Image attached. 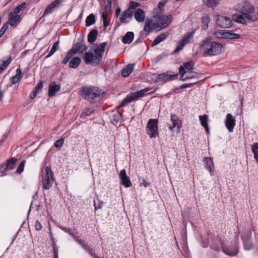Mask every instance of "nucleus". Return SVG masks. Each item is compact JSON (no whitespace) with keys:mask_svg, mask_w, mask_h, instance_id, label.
<instances>
[{"mask_svg":"<svg viewBox=\"0 0 258 258\" xmlns=\"http://www.w3.org/2000/svg\"><path fill=\"white\" fill-rule=\"evenodd\" d=\"M70 60L69 67L73 69L77 68L81 62L79 57H72Z\"/></svg>","mask_w":258,"mask_h":258,"instance_id":"29","label":"nucleus"},{"mask_svg":"<svg viewBox=\"0 0 258 258\" xmlns=\"http://www.w3.org/2000/svg\"><path fill=\"white\" fill-rule=\"evenodd\" d=\"M164 2L158 4V8L153 10L152 14L154 15V21L157 23L158 27L161 28L169 25L171 21V16H163V7L165 6Z\"/></svg>","mask_w":258,"mask_h":258,"instance_id":"3","label":"nucleus"},{"mask_svg":"<svg viewBox=\"0 0 258 258\" xmlns=\"http://www.w3.org/2000/svg\"><path fill=\"white\" fill-rule=\"evenodd\" d=\"M104 2V4H103V6L104 7V12H107L108 13L110 12L111 10V6L112 3L111 1H107V3L106 4L105 2L106 1H103Z\"/></svg>","mask_w":258,"mask_h":258,"instance_id":"46","label":"nucleus"},{"mask_svg":"<svg viewBox=\"0 0 258 258\" xmlns=\"http://www.w3.org/2000/svg\"><path fill=\"white\" fill-rule=\"evenodd\" d=\"M64 139L62 138H60L57 140L54 144V146L55 147L60 149L62 146L63 144Z\"/></svg>","mask_w":258,"mask_h":258,"instance_id":"49","label":"nucleus"},{"mask_svg":"<svg viewBox=\"0 0 258 258\" xmlns=\"http://www.w3.org/2000/svg\"><path fill=\"white\" fill-rule=\"evenodd\" d=\"M8 27V23H6L1 29L0 30V38L3 36V35L5 33Z\"/></svg>","mask_w":258,"mask_h":258,"instance_id":"54","label":"nucleus"},{"mask_svg":"<svg viewBox=\"0 0 258 258\" xmlns=\"http://www.w3.org/2000/svg\"><path fill=\"white\" fill-rule=\"evenodd\" d=\"M83 59L85 64H91L94 66H97L98 64H95L94 61L95 60L94 55L91 52H86L84 53L83 56Z\"/></svg>","mask_w":258,"mask_h":258,"instance_id":"20","label":"nucleus"},{"mask_svg":"<svg viewBox=\"0 0 258 258\" xmlns=\"http://www.w3.org/2000/svg\"><path fill=\"white\" fill-rule=\"evenodd\" d=\"M94 112V110L92 108H86L83 110L80 114L81 118H86L87 117L91 116Z\"/></svg>","mask_w":258,"mask_h":258,"instance_id":"35","label":"nucleus"},{"mask_svg":"<svg viewBox=\"0 0 258 258\" xmlns=\"http://www.w3.org/2000/svg\"><path fill=\"white\" fill-rule=\"evenodd\" d=\"M193 37L192 33H188L186 36H184L180 41L182 42L183 44L185 45L189 42V40Z\"/></svg>","mask_w":258,"mask_h":258,"instance_id":"42","label":"nucleus"},{"mask_svg":"<svg viewBox=\"0 0 258 258\" xmlns=\"http://www.w3.org/2000/svg\"><path fill=\"white\" fill-rule=\"evenodd\" d=\"M204 161L205 162L206 168L209 170L210 174L213 175L214 171V164L212 158L211 157H205L204 159Z\"/></svg>","mask_w":258,"mask_h":258,"instance_id":"19","label":"nucleus"},{"mask_svg":"<svg viewBox=\"0 0 258 258\" xmlns=\"http://www.w3.org/2000/svg\"><path fill=\"white\" fill-rule=\"evenodd\" d=\"M135 18L138 22H144L145 19V12L141 9H138L134 14Z\"/></svg>","mask_w":258,"mask_h":258,"instance_id":"23","label":"nucleus"},{"mask_svg":"<svg viewBox=\"0 0 258 258\" xmlns=\"http://www.w3.org/2000/svg\"><path fill=\"white\" fill-rule=\"evenodd\" d=\"M182 66L186 70L189 71L192 70L194 69V63L191 61H187L183 63Z\"/></svg>","mask_w":258,"mask_h":258,"instance_id":"45","label":"nucleus"},{"mask_svg":"<svg viewBox=\"0 0 258 258\" xmlns=\"http://www.w3.org/2000/svg\"><path fill=\"white\" fill-rule=\"evenodd\" d=\"M140 6V4L135 1H130L129 8L127 9H130L132 11L133 9H135Z\"/></svg>","mask_w":258,"mask_h":258,"instance_id":"52","label":"nucleus"},{"mask_svg":"<svg viewBox=\"0 0 258 258\" xmlns=\"http://www.w3.org/2000/svg\"><path fill=\"white\" fill-rule=\"evenodd\" d=\"M60 90V86L56 84L54 82H52L49 85V90L48 95L49 97H51L56 95V93L59 92Z\"/></svg>","mask_w":258,"mask_h":258,"instance_id":"17","label":"nucleus"},{"mask_svg":"<svg viewBox=\"0 0 258 258\" xmlns=\"http://www.w3.org/2000/svg\"><path fill=\"white\" fill-rule=\"evenodd\" d=\"M17 161V159L15 157L11 158L7 161L6 164L1 166L0 170L2 172H5L13 169Z\"/></svg>","mask_w":258,"mask_h":258,"instance_id":"15","label":"nucleus"},{"mask_svg":"<svg viewBox=\"0 0 258 258\" xmlns=\"http://www.w3.org/2000/svg\"><path fill=\"white\" fill-rule=\"evenodd\" d=\"M22 72L20 68H18L16 70V74L11 77V81L12 84H15L18 82H19L22 78Z\"/></svg>","mask_w":258,"mask_h":258,"instance_id":"31","label":"nucleus"},{"mask_svg":"<svg viewBox=\"0 0 258 258\" xmlns=\"http://www.w3.org/2000/svg\"><path fill=\"white\" fill-rule=\"evenodd\" d=\"M26 163L25 160L22 161L21 163L18 166L17 169V172L18 173L21 174L23 171H24L25 164Z\"/></svg>","mask_w":258,"mask_h":258,"instance_id":"48","label":"nucleus"},{"mask_svg":"<svg viewBox=\"0 0 258 258\" xmlns=\"http://www.w3.org/2000/svg\"><path fill=\"white\" fill-rule=\"evenodd\" d=\"M87 49L86 45L81 39H78L76 43L74 44L72 48L67 52L62 60V63L67 64L70 59L77 53H82Z\"/></svg>","mask_w":258,"mask_h":258,"instance_id":"5","label":"nucleus"},{"mask_svg":"<svg viewBox=\"0 0 258 258\" xmlns=\"http://www.w3.org/2000/svg\"><path fill=\"white\" fill-rule=\"evenodd\" d=\"M184 69L185 68H184V67L182 66H180L179 68V73L181 75L180 80L183 81H185V79H183V77L184 76V74H185Z\"/></svg>","mask_w":258,"mask_h":258,"instance_id":"53","label":"nucleus"},{"mask_svg":"<svg viewBox=\"0 0 258 258\" xmlns=\"http://www.w3.org/2000/svg\"><path fill=\"white\" fill-rule=\"evenodd\" d=\"M202 23L203 24V29L206 30L208 28V24L210 21V17L207 15H204L201 18Z\"/></svg>","mask_w":258,"mask_h":258,"instance_id":"36","label":"nucleus"},{"mask_svg":"<svg viewBox=\"0 0 258 258\" xmlns=\"http://www.w3.org/2000/svg\"><path fill=\"white\" fill-rule=\"evenodd\" d=\"M43 82L42 81H40L37 85L34 88V90L35 91H37V92L38 93L39 92H40L42 87H43Z\"/></svg>","mask_w":258,"mask_h":258,"instance_id":"55","label":"nucleus"},{"mask_svg":"<svg viewBox=\"0 0 258 258\" xmlns=\"http://www.w3.org/2000/svg\"><path fill=\"white\" fill-rule=\"evenodd\" d=\"M119 177L121 184L125 187H130L132 186V183L130 177L127 176L125 169L120 170Z\"/></svg>","mask_w":258,"mask_h":258,"instance_id":"11","label":"nucleus"},{"mask_svg":"<svg viewBox=\"0 0 258 258\" xmlns=\"http://www.w3.org/2000/svg\"><path fill=\"white\" fill-rule=\"evenodd\" d=\"M199 119L201 122V124L202 126H203L206 131V132L208 133H209V129L208 126V115L207 114H204L203 115L199 116Z\"/></svg>","mask_w":258,"mask_h":258,"instance_id":"25","label":"nucleus"},{"mask_svg":"<svg viewBox=\"0 0 258 258\" xmlns=\"http://www.w3.org/2000/svg\"><path fill=\"white\" fill-rule=\"evenodd\" d=\"M135 63L128 64L121 72V75L124 77H128L133 71Z\"/></svg>","mask_w":258,"mask_h":258,"instance_id":"24","label":"nucleus"},{"mask_svg":"<svg viewBox=\"0 0 258 258\" xmlns=\"http://www.w3.org/2000/svg\"><path fill=\"white\" fill-rule=\"evenodd\" d=\"M237 12L232 15V20L245 24L258 19V8L254 7L249 1H242L238 4Z\"/></svg>","mask_w":258,"mask_h":258,"instance_id":"1","label":"nucleus"},{"mask_svg":"<svg viewBox=\"0 0 258 258\" xmlns=\"http://www.w3.org/2000/svg\"><path fill=\"white\" fill-rule=\"evenodd\" d=\"M150 90V88H147L145 89H144L143 90H141L140 91L134 92V96H135L137 100H138L139 98L142 97L145 95V93L147 92L148 91Z\"/></svg>","mask_w":258,"mask_h":258,"instance_id":"37","label":"nucleus"},{"mask_svg":"<svg viewBox=\"0 0 258 258\" xmlns=\"http://www.w3.org/2000/svg\"><path fill=\"white\" fill-rule=\"evenodd\" d=\"M58 47L59 41H57L53 44L49 54L46 56V57L48 58L52 55L58 49Z\"/></svg>","mask_w":258,"mask_h":258,"instance_id":"40","label":"nucleus"},{"mask_svg":"<svg viewBox=\"0 0 258 258\" xmlns=\"http://www.w3.org/2000/svg\"><path fill=\"white\" fill-rule=\"evenodd\" d=\"M184 45L183 44L182 42L179 41L178 43V45L175 49L173 51L174 53H176L178 52L180 50H182L184 47Z\"/></svg>","mask_w":258,"mask_h":258,"instance_id":"50","label":"nucleus"},{"mask_svg":"<svg viewBox=\"0 0 258 258\" xmlns=\"http://www.w3.org/2000/svg\"><path fill=\"white\" fill-rule=\"evenodd\" d=\"M52 246L53 248V255H58V249L55 243H53V244H52Z\"/></svg>","mask_w":258,"mask_h":258,"instance_id":"61","label":"nucleus"},{"mask_svg":"<svg viewBox=\"0 0 258 258\" xmlns=\"http://www.w3.org/2000/svg\"><path fill=\"white\" fill-rule=\"evenodd\" d=\"M146 132L150 138H155L158 137V119H150L146 126Z\"/></svg>","mask_w":258,"mask_h":258,"instance_id":"6","label":"nucleus"},{"mask_svg":"<svg viewBox=\"0 0 258 258\" xmlns=\"http://www.w3.org/2000/svg\"><path fill=\"white\" fill-rule=\"evenodd\" d=\"M60 228L64 232L69 234L71 237L74 235V232L72 229L70 228H67L63 226H60Z\"/></svg>","mask_w":258,"mask_h":258,"instance_id":"51","label":"nucleus"},{"mask_svg":"<svg viewBox=\"0 0 258 258\" xmlns=\"http://www.w3.org/2000/svg\"><path fill=\"white\" fill-rule=\"evenodd\" d=\"M20 21V16L19 15H15L14 13L11 12L9 14V23L11 26H16L17 23Z\"/></svg>","mask_w":258,"mask_h":258,"instance_id":"22","label":"nucleus"},{"mask_svg":"<svg viewBox=\"0 0 258 258\" xmlns=\"http://www.w3.org/2000/svg\"><path fill=\"white\" fill-rule=\"evenodd\" d=\"M104 203L103 202L100 201L98 199L96 201H94V209L95 210H97L98 209H101Z\"/></svg>","mask_w":258,"mask_h":258,"instance_id":"43","label":"nucleus"},{"mask_svg":"<svg viewBox=\"0 0 258 258\" xmlns=\"http://www.w3.org/2000/svg\"><path fill=\"white\" fill-rule=\"evenodd\" d=\"M98 35V30L96 29H93L90 31L88 35V41L89 43H93L97 39Z\"/></svg>","mask_w":258,"mask_h":258,"instance_id":"30","label":"nucleus"},{"mask_svg":"<svg viewBox=\"0 0 258 258\" xmlns=\"http://www.w3.org/2000/svg\"><path fill=\"white\" fill-rule=\"evenodd\" d=\"M11 60L12 59L11 57H9L6 60H0V74L8 67Z\"/></svg>","mask_w":258,"mask_h":258,"instance_id":"34","label":"nucleus"},{"mask_svg":"<svg viewBox=\"0 0 258 258\" xmlns=\"http://www.w3.org/2000/svg\"><path fill=\"white\" fill-rule=\"evenodd\" d=\"M251 151L256 162L258 163V143H254L251 145Z\"/></svg>","mask_w":258,"mask_h":258,"instance_id":"38","label":"nucleus"},{"mask_svg":"<svg viewBox=\"0 0 258 258\" xmlns=\"http://www.w3.org/2000/svg\"><path fill=\"white\" fill-rule=\"evenodd\" d=\"M244 248L245 250H250L252 248L253 243L251 241V239L247 237H244L243 236H241Z\"/></svg>","mask_w":258,"mask_h":258,"instance_id":"26","label":"nucleus"},{"mask_svg":"<svg viewBox=\"0 0 258 258\" xmlns=\"http://www.w3.org/2000/svg\"><path fill=\"white\" fill-rule=\"evenodd\" d=\"M26 8V3L24 2L18 6L14 10V13L15 14H18L21 11L24 10Z\"/></svg>","mask_w":258,"mask_h":258,"instance_id":"41","label":"nucleus"},{"mask_svg":"<svg viewBox=\"0 0 258 258\" xmlns=\"http://www.w3.org/2000/svg\"><path fill=\"white\" fill-rule=\"evenodd\" d=\"M196 83H189V84H184L182 85H181L180 86V89H185V88H188V87H191L192 85L196 84Z\"/></svg>","mask_w":258,"mask_h":258,"instance_id":"60","label":"nucleus"},{"mask_svg":"<svg viewBox=\"0 0 258 258\" xmlns=\"http://www.w3.org/2000/svg\"><path fill=\"white\" fill-rule=\"evenodd\" d=\"M108 13L107 12H103L102 13L103 21L107 20Z\"/></svg>","mask_w":258,"mask_h":258,"instance_id":"63","label":"nucleus"},{"mask_svg":"<svg viewBox=\"0 0 258 258\" xmlns=\"http://www.w3.org/2000/svg\"><path fill=\"white\" fill-rule=\"evenodd\" d=\"M134 33L133 32H127L122 37V42L124 44H130L133 41Z\"/></svg>","mask_w":258,"mask_h":258,"instance_id":"28","label":"nucleus"},{"mask_svg":"<svg viewBox=\"0 0 258 258\" xmlns=\"http://www.w3.org/2000/svg\"><path fill=\"white\" fill-rule=\"evenodd\" d=\"M35 228L37 231H40L42 229V225H41L40 222L38 220H37L35 222Z\"/></svg>","mask_w":258,"mask_h":258,"instance_id":"56","label":"nucleus"},{"mask_svg":"<svg viewBox=\"0 0 258 258\" xmlns=\"http://www.w3.org/2000/svg\"><path fill=\"white\" fill-rule=\"evenodd\" d=\"M94 52L95 53V60L94 61V63L95 64H99L101 62L102 55L104 52H102V50H100L97 48L94 49Z\"/></svg>","mask_w":258,"mask_h":258,"instance_id":"27","label":"nucleus"},{"mask_svg":"<svg viewBox=\"0 0 258 258\" xmlns=\"http://www.w3.org/2000/svg\"><path fill=\"white\" fill-rule=\"evenodd\" d=\"M225 124L228 132L230 133L233 132V129L236 124V120L235 117H233L231 114L228 113L226 115V119L225 120Z\"/></svg>","mask_w":258,"mask_h":258,"instance_id":"10","label":"nucleus"},{"mask_svg":"<svg viewBox=\"0 0 258 258\" xmlns=\"http://www.w3.org/2000/svg\"><path fill=\"white\" fill-rule=\"evenodd\" d=\"M61 1H53L52 3L46 7L42 17H44L54 12L61 4Z\"/></svg>","mask_w":258,"mask_h":258,"instance_id":"12","label":"nucleus"},{"mask_svg":"<svg viewBox=\"0 0 258 258\" xmlns=\"http://www.w3.org/2000/svg\"><path fill=\"white\" fill-rule=\"evenodd\" d=\"M121 117L122 114L117 111L113 114L111 116V121L113 124L117 125Z\"/></svg>","mask_w":258,"mask_h":258,"instance_id":"33","label":"nucleus"},{"mask_svg":"<svg viewBox=\"0 0 258 258\" xmlns=\"http://www.w3.org/2000/svg\"><path fill=\"white\" fill-rule=\"evenodd\" d=\"M201 46L204 48V54L211 56L215 55L220 53L222 44L207 38L202 41Z\"/></svg>","mask_w":258,"mask_h":258,"instance_id":"4","label":"nucleus"},{"mask_svg":"<svg viewBox=\"0 0 258 258\" xmlns=\"http://www.w3.org/2000/svg\"><path fill=\"white\" fill-rule=\"evenodd\" d=\"M107 44V43L106 42H103L102 43H101L99 46H98L96 48L100 50H102V52H104L105 51V47L106 46Z\"/></svg>","mask_w":258,"mask_h":258,"instance_id":"57","label":"nucleus"},{"mask_svg":"<svg viewBox=\"0 0 258 258\" xmlns=\"http://www.w3.org/2000/svg\"><path fill=\"white\" fill-rule=\"evenodd\" d=\"M167 38V35L165 33H162L160 34L153 41L151 46H154L159 44L162 41H164Z\"/></svg>","mask_w":258,"mask_h":258,"instance_id":"32","label":"nucleus"},{"mask_svg":"<svg viewBox=\"0 0 258 258\" xmlns=\"http://www.w3.org/2000/svg\"><path fill=\"white\" fill-rule=\"evenodd\" d=\"M205 5L214 9L218 4V1H206Z\"/></svg>","mask_w":258,"mask_h":258,"instance_id":"44","label":"nucleus"},{"mask_svg":"<svg viewBox=\"0 0 258 258\" xmlns=\"http://www.w3.org/2000/svg\"><path fill=\"white\" fill-rule=\"evenodd\" d=\"M125 102L127 103H131L134 101L137 100L135 96H134L133 93L131 95H127L124 99Z\"/></svg>","mask_w":258,"mask_h":258,"instance_id":"47","label":"nucleus"},{"mask_svg":"<svg viewBox=\"0 0 258 258\" xmlns=\"http://www.w3.org/2000/svg\"><path fill=\"white\" fill-rule=\"evenodd\" d=\"M221 249L223 252L227 255L233 256L238 253V248L237 246V242L235 240L232 242L229 246L221 244Z\"/></svg>","mask_w":258,"mask_h":258,"instance_id":"8","label":"nucleus"},{"mask_svg":"<svg viewBox=\"0 0 258 258\" xmlns=\"http://www.w3.org/2000/svg\"><path fill=\"white\" fill-rule=\"evenodd\" d=\"M37 94L38 92H37V91H35L34 90H33V91L31 92L30 94V97L31 99H34L37 96Z\"/></svg>","mask_w":258,"mask_h":258,"instance_id":"62","label":"nucleus"},{"mask_svg":"<svg viewBox=\"0 0 258 258\" xmlns=\"http://www.w3.org/2000/svg\"><path fill=\"white\" fill-rule=\"evenodd\" d=\"M216 24L217 26L221 28H228L232 26V22L231 20L227 17L218 15L216 21Z\"/></svg>","mask_w":258,"mask_h":258,"instance_id":"9","label":"nucleus"},{"mask_svg":"<svg viewBox=\"0 0 258 258\" xmlns=\"http://www.w3.org/2000/svg\"><path fill=\"white\" fill-rule=\"evenodd\" d=\"M152 18L150 19H148L146 20L144 30L145 31L150 32L154 29L158 27L157 23L154 21V15L152 14Z\"/></svg>","mask_w":258,"mask_h":258,"instance_id":"14","label":"nucleus"},{"mask_svg":"<svg viewBox=\"0 0 258 258\" xmlns=\"http://www.w3.org/2000/svg\"><path fill=\"white\" fill-rule=\"evenodd\" d=\"M211 248L216 251H220L221 249L220 247L218 244H211Z\"/></svg>","mask_w":258,"mask_h":258,"instance_id":"58","label":"nucleus"},{"mask_svg":"<svg viewBox=\"0 0 258 258\" xmlns=\"http://www.w3.org/2000/svg\"><path fill=\"white\" fill-rule=\"evenodd\" d=\"M82 247H83V248L87 251L91 247L90 246L88 245L86 243H85L84 244H83V245L82 246Z\"/></svg>","mask_w":258,"mask_h":258,"instance_id":"64","label":"nucleus"},{"mask_svg":"<svg viewBox=\"0 0 258 258\" xmlns=\"http://www.w3.org/2000/svg\"><path fill=\"white\" fill-rule=\"evenodd\" d=\"M95 250L93 249V248L90 247L87 251V252L89 253L91 256L92 257H94L96 255V254L95 253Z\"/></svg>","mask_w":258,"mask_h":258,"instance_id":"59","label":"nucleus"},{"mask_svg":"<svg viewBox=\"0 0 258 258\" xmlns=\"http://www.w3.org/2000/svg\"><path fill=\"white\" fill-rule=\"evenodd\" d=\"M105 93L102 90L93 86H83L80 90V95L91 103L99 101Z\"/></svg>","mask_w":258,"mask_h":258,"instance_id":"2","label":"nucleus"},{"mask_svg":"<svg viewBox=\"0 0 258 258\" xmlns=\"http://www.w3.org/2000/svg\"><path fill=\"white\" fill-rule=\"evenodd\" d=\"M54 181L53 173L50 167L47 166L45 168V172L44 176H42V182H43V188L44 189H50Z\"/></svg>","mask_w":258,"mask_h":258,"instance_id":"7","label":"nucleus"},{"mask_svg":"<svg viewBox=\"0 0 258 258\" xmlns=\"http://www.w3.org/2000/svg\"><path fill=\"white\" fill-rule=\"evenodd\" d=\"M221 37L229 39H237L240 38V35L238 34L233 33L230 31H226L221 33Z\"/></svg>","mask_w":258,"mask_h":258,"instance_id":"21","label":"nucleus"},{"mask_svg":"<svg viewBox=\"0 0 258 258\" xmlns=\"http://www.w3.org/2000/svg\"><path fill=\"white\" fill-rule=\"evenodd\" d=\"M170 120L172 122V125L169 126V129L170 131H173V128L177 127L179 131L182 126V123L181 120H180L178 116L176 114H171L170 116Z\"/></svg>","mask_w":258,"mask_h":258,"instance_id":"13","label":"nucleus"},{"mask_svg":"<svg viewBox=\"0 0 258 258\" xmlns=\"http://www.w3.org/2000/svg\"><path fill=\"white\" fill-rule=\"evenodd\" d=\"M86 25L89 26L95 23V17L94 14H90L86 19Z\"/></svg>","mask_w":258,"mask_h":258,"instance_id":"39","label":"nucleus"},{"mask_svg":"<svg viewBox=\"0 0 258 258\" xmlns=\"http://www.w3.org/2000/svg\"><path fill=\"white\" fill-rule=\"evenodd\" d=\"M178 76V74L169 75L167 73H162L159 74L156 79V82H166L168 81H171L174 79V78Z\"/></svg>","mask_w":258,"mask_h":258,"instance_id":"16","label":"nucleus"},{"mask_svg":"<svg viewBox=\"0 0 258 258\" xmlns=\"http://www.w3.org/2000/svg\"><path fill=\"white\" fill-rule=\"evenodd\" d=\"M133 12L130 9H127L122 13L119 18V20L121 23H128L130 19L132 18Z\"/></svg>","mask_w":258,"mask_h":258,"instance_id":"18","label":"nucleus"}]
</instances>
